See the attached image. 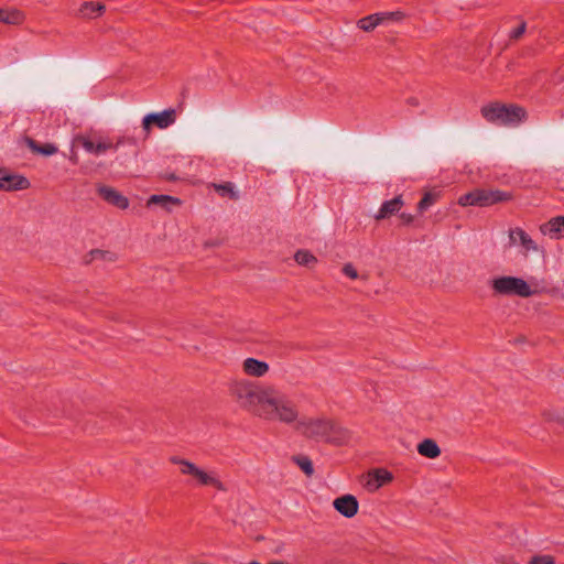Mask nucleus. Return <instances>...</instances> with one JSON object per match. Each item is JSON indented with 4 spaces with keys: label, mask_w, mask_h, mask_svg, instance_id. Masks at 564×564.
<instances>
[{
    "label": "nucleus",
    "mask_w": 564,
    "mask_h": 564,
    "mask_svg": "<svg viewBox=\"0 0 564 564\" xmlns=\"http://www.w3.org/2000/svg\"><path fill=\"white\" fill-rule=\"evenodd\" d=\"M301 417L297 404L274 386H271L262 410L259 413V419L291 425L296 429Z\"/></svg>",
    "instance_id": "f257e3e1"
},
{
    "label": "nucleus",
    "mask_w": 564,
    "mask_h": 564,
    "mask_svg": "<svg viewBox=\"0 0 564 564\" xmlns=\"http://www.w3.org/2000/svg\"><path fill=\"white\" fill-rule=\"evenodd\" d=\"M271 384H262L246 378L229 382L228 391L234 402L243 411L259 417Z\"/></svg>",
    "instance_id": "f03ea898"
},
{
    "label": "nucleus",
    "mask_w": 564,
    "mask_h": 564,
    "mask_svg": "<svg viewBox=\"0 0 564 564\" xmlns=\"http://www.w3.org/2000/svg\"><path fill=\"white\" fill-rule=\"evenodd\" d=\"M295 431L307 438L334 445H343L349 438V434L346 429L327 417L302 416Z\"/></svg>",
    "instance_id": "7ed1b4c3"
},
{
    "label": "nucleus",
    "mask_w": 564,
    "mask_h": 564,
    "mask_svg": "<svg viewBox=\"0 0 564 564\" xmlns=\"http://www.w3.org/2000/svg\"><path fill=\"white\" fill-rule=\"evenodd\" d=\"M170 463L178 466L182 476L188 477V484L195 487H212L218 491H226L227 487L220 479L217 470L207 469L180 456H171Z\"/></svg>",
    "instance_id": "20e7f679"
},
{
    "label": "nucleus",
    "mask_w": 564,
    "mask_h": 564,
    "mask_svg": "<svg viewBox=\"0 0 564 564\" xmlns=\"http://www.w3.org/2000/svg\"><path fill=\"white\" fill-rule=\"evenodd\" d=\"M481 116L496 126L513 127L525 119V110L516 105L494 102L481 107Z\"/></svg>",
    "instance_id": "39448f33"
},
{
    "label": "nucleus",
    "mask_w": 564,
    "mask_h": 564,
    "mask_svg": "<svg viewBox=\"0 0 564 564\" xmlns=\"http://www.w3.org/2000/svg\"><path fill=\"white\" fill-rule=\"evenodd\" d=\"M512 198V195L509 192H502L499 189H485L477 188L469 193L462 195L458 198V204L460 206H491L494 204H498L501 202H508Z\"/></svg>",
    "instance_id": "423d86ee"
},
{
    "label": "nucleus",
    "mask_w": 564,
    "mask_h": 564,
    "mask_svg": "<svg viewBox=\"0 0 564 564\" xmlns=\"http://www.w3.org/2000/svg\"><path fill=\"white\" fill-rule=\"evenodd\" d=\"M491 289L495 294L506 296L517 295L520 297H530L534 294V291L527 281L521 278L510 275L495 278L491 281Z\"/></svg>",
    "instance_id": "0eeeda50"
},
{
    "label": "nucleus",
    "mask_w": 564,
    "mask_h": 564,
    "mask_svg": "<svg viewBox=\"0 0 564 564\" xmlns=\"http://www.w3.org/2000/svg\"><path fill=\"white\" fill-rule=\"evenodd\" d=\"M75 142L79 143L86 152L94 155L104 154L109 150H118L119 147L127 143L135 144V140L130 137H120L116 143H112L109 139L101 137H90L86 134L77 135L75 138Z\"/></svg>",
    "instance_id": "6e6552de"
},
{
    "label": "nucleus",
    "mask_w": 564,
    "mask_h": 564,
    "mask_svg": "<svg viewBox=\"0 0 564 564\" xmlns=\"http://www.w3.org/2000/svg\"><path fill=\"white\" fill-rule=\"evenodd\" d=\"M175 120L176 111L174 109H166L162 112L147 115L142 120V128L145 132V138L149 137L153 124L159 129H166L172 126Z\"/></svg>",
    "instance_id": "1a4fd4ad"
},
{
    "label": "nucleus",
    "mask_w": 564,
    "mask_h": 564,
    "mask_svg": "<svg viewBox=\"0 0 564 564\" xmlns=\"http://www.w3.org/2000/svg\"><path fill=\"white\" fill-rule=\"evenodd\" d=\"M510 243L521 248V253L528 256L530 252H538L539 246L522 228H513L509 230Z\"/></svg>",
    "instance_id": "9d476101"
},
{
    "label": "nucleus",
    "mask_w": 564,
    "mask_h": 564,
    "mask_svg": "<svg viewBox=\"0 0 564 564\" xmlns=\"http://www.w3.org/2000/svg\"><path fill=\"white\" fill-rule=\"evenodd\" d=\"M393 480V475L386 468H376L368 473L365 487L375 492Z\"/></svg>",
    "instance_id": "9b49d317"
},
{
    "label": "nucleus",
    "mask_w": 564,
    "mask_h": 564,
    "mask_svg": "<svg viewBox=\"0 0 564 564\" xmlns=\"http://www.w3.org/2000/svg\"><path fill=\"white\" fill-rule=\"evenodd\" d=\"M333 507L341 516L352 518L358 512L359 503L355 496L344 495L333 501Z\"/></svg>",
    "instance_id": "f8f14e48"
},
{
    "label": "nucleus",
    "mask_w": 564,
    "mask_h": 564,
    "mask_svg": "<svg viewBox=\"0 0 564 564\" xmlns=\"http://www.w3.org/2000/svg\"><path fill=\"white\" fill-rule=\"evenodd\" d=\"M97 193L104 200L120 209H126L129 206L128 198L113 187L100 185L97 188Z\"/></svg>",
    "instance_id": "ddd939ff"
},
{
    "label": "nucleus",
    "mask_w": 564,
    "mask_h": 564,
    "mask_svg": "<svg viewBox=\"0 0 564 564\" xmlns=\"http://www.w3.org/2000/svg\"><path fill=\"white\" fill-rule=\"evenodd\" d=\"M30 182L26 177L15 174H9L0 170V189L3 191H18L26 189Z\"/></svg>",
    "instance_id": "4468645a"
},
{
    "label": "nucleus",
    "mask_w": 564,
    "mask_h": 564,
    "mask_svg": "<svg viewBox=\"0 0 564 564\" xmlns=\"http://www.w3.org/2000/svg\"><path fill=\"white\" fill-rule=\"evenodd\" d=\"M243 373L248 377L262 378L269 372V364L252 357L246 358L241 364Z\"/></svg>",
    "instance_id": "2eb2a0df"
},
{
    "label": "nucleus",
    "mask_w": 564,
    "mask_h": 564,
    "mask_svg": "<svg viewBox=\"0 0 564 564\" xmlns=\"http://www.w3.org/2000/svg\"><path fill=\"white\" fill-rule=\"evenodd\" d=\"M403 205L404 200L402 195L395 196L392 199L383 202L373 217L377 221L387 219L393 215L399 214Z\"/></svg>",
    "instance_id": "dca6fc26"
},
{
    "label": "nucleus",
    "mask_w": 564,
    "mask_h": 564,
    "mask_svg": "<svg viewBox=\"0 0 564 564\" xmlns=\"http://www.w3.org/2000/svg\"><path fill=\"white\" fill-rule=\"evenodd\" d=\"M106 7L100 2L85 1L80 4L76 12V17L83 19H95L102 15Z\"/></svg>",
    "instance_id": "f3484780"
},
{
    "label": "nucleus",
    "mask_w": 564,
    "mask_h": 564,
    "mask_svg": "<svg viewBox=\"0 0 564 564\" xmlns=\"http://www.w3.org/2000/svg\"><path fill=\"white\" fill-rule=\"evenodd\" d=\"M558 223H561V216L554 217L546 224L542 225L541 231L544 235H550V237L553 239H562L564 238V227Z\"/></svg>",
    "instance_id": "a211bd4d"
},
{
    "label": "nucleus",
    "mask_w": 564,
    "mask_h": 564,
    "mask_svg": "<svg viewBox=\"0 0 564 564\" xmlns=\"http://www.w3.org/2000/svg\"><path fill=\"white\" fill-rule=\"evenodd\" d=\"M151 205H159L163 209L171 212L173 206L181 205V199H178L177 197L170 196V195H152L148 199V206H151Z\"/></svg>",
    "instance_id": "6ab92c4d"
},
{
    "label": "nucleus",
    "mask_w": 564,
    "mask_h": 564,
    "mask_svg": "<svg viewBox=\"0 0 564 564\" xmlns=\"http://www.w3.org/2000/svg\"><path fill=\"white\" fill-rule=\"evenodd\" d=\"M417 453L424 457L433 459L441 455V449L435 441L426 438L419 443Z\"/></svg>",
    "instance_id": "aec40b11"
},
{
    "label": "nucleus",
    "mask_w": 564,
    "mask_h": 564,
    "mask_svg": "<svg viewBox=\"0 0 564 564\" xmlns=\"http://www.w3.org/2000/svg\"><path fill=\"white\" fill-rule=\"evenodd\" d=\"M24 13L18 9H0V22L18 25L24 21Z\"/></svg>",
    "instance_id": "412c9836"
},
{
    "label": "nucleus",
    "mask_w": 564,
    "mask_h": 564,
    "mask_svg": "<svg viewBox=\"0 0 564 564\" xmlns=\"http://www.w3.org/2000/svg\"><path fill=\"white\" fill-rule=\"evenodd\" d=\"M26 145L31 149L32 152L42 154L45 156L53 155L57 153V148L52 143H45L43 145L37 144L33 139L25 138Z\"/></svg>",
    "instance_id": "4be33fe9"
},
{
    "label": "nucleus",
    "mask_w": 564,
    "mask_h": 564,
    "mask_svg": "<svg viewBox=\"0 0 564 564\" xmlns=\"http://www.w3.org/2000/svg\"><path fill=\"white\" fill-rule=\"evenodd\" d=\"M221 197H228L230 199H238L239 193L231 182H225L221 184L213 183L210 185Z\"/></svg>",
    "instance_id": "5701e85b"
},
{
    "label": "nucleus",
    "mask_w": 564,
    "mask_h": 564,
    "mask_svg": "<svg viewBox=\"0 0 564 564\" xmlns=\"http://www.w3.org/2000/svg\"><path fill=\"white\" fill-rule=\"evenodd\" d=\"M383 23V17H381V13H375L370 14L368 17H365L358 21V26L366 31H372L376 26Z\"/></svg>",
    "instance_id": "b1692460"
},
{
    "label": "nucleus",
    "mask_w": 564,
    "mask_h": 564,
    "mask_svg": "<svg viewBox=\"0 0 564 564\" xmlns=\"http://www.w3.org/2000/svg\"><path fill=\"white\" fill-rule=\"evenodd\" d=\"M297 264L312 268L317 263V258L308 250H299L294 256Z\"/></svg>",
    "instance_id": "393cba45"
},
{
    "label": "nucleus",
    "mask_w": 564,
    "mask_h": 564,
    "mask_svg": "<svg viewBox=\"0 0 564 564\" xmlns=\"http://www.w3.org/2000/svg\"><path fill=\"white\" fill-rule=\"evenodd\" d=\"M438 193L435 192H426L422 199L417 204V209L420 213H424L432 205H434L438 200Z\"/></svg>",
    "instance_id": "a878e982"
},
{
    "label": "nucleus",
    "mask_w": 564,
    "mask_h": 564,
    "mask_svg": "<svg viewBox=\"0 0 564 564\" xmlns=\"http://www.w3.org/2000/svg\"><path fill=\"white\" fill-rule=\"evenodd\" d=\"M542 416L546 422L564 425V411L562 410H545Z\"/></svg>",
    "instance_id": "bb28decb"
},
{
    "label": "nucleus",
    "mask_w": 564,
    "mask_h": 564,
    "mask_svg": "<svg viewBox=\"0 0 564 564\" xmlns=\"http://www.w3.org/2000/svg\"><path fill=\"white\" fill-rule=\"evenodd\" d=\"M341 271H343V273H344L347 278H349V279H351V280H357V279H359V278H360V275H359V273H358L357 269H356V268H355V265H354V264H351V263H345V264H344V267H343V269H341ZM361 279L367 280V276H366V275H361Z\"/></svg>",
    "instance_id": "cd10ccee"
},
{
    "label": "nucleus",
    "mask_w": 564,
    "mask_h": 564,
    "mask_svg": "<svg viewBox=\"0 0 564 564\" xmlns=\"http://www.w3.org/2000/svg\"><path fill=\"white\" fill-rule=\"evenodd\" d=\"M297 466L305 473V475L311 476L314 473L313 464L307 457H299L296 458Z\"/></svg>",
    "instance_id": "c85d7f7f"
},
{
    "label": "nucleus",
    "mask_w": 564,
    "mask_h": 564,
    "mask_svg": "<svg viewBox=\"0 0 564 564\" xmlns=\"http://www.w3.org/2000/svg\"><path fill=\"white\" fill-rule=\"evenodd\" d=\"M529 564H555V561L551 555H534Z\"/></svg>",
    "instance_id": "c756f323"
},
{
    "label": "nucleus",
    "mask_w": 564,
    "mask_h": 564,
    "mask_svg": "<svg viewBox=\"0 0 564 564\" xmlns=\"http://www.w3.org/2000/svg\"><path fill=\"white\" fill-rule=\"evenodd\" d=\"M381 17H383V22H386L388 20L400 21L404 18V14L401 11L381 12Z\"/></svg>",
    "instance_id": "7c9ffc66"
},
{
    "label": "nucleus",
    "mask_w": 564,
    "mask_h": 564,
    "mask_svg": "<svg viewBox=\"0 0 564 564\" xmlns=\"http://www.w3.org/2000/svg\"><path fill=\"white\" fill-rule=\"evenodd\" d=\"M524 32H525V23L522 22L519 26H517L510 33V37L513 39V40H518L519 37H521L523 35Z\"/></svg>",
    "instance_id": "2f4dec72"
},
{
    "label": "nucleus",
    "mask_w": 564,
    "mask_h": 564,
    "mask_svg": "<svg viewBox=\"0 0 564 564\" xmlns=\"http://www.w3.org/2000/svg\"><path fill=\"white\" fill-rule=\"evenodd\" d=\"M399 218L403 225H411L414 221V216L409 213H401Z\"/></svg>",
    "instance_id": "473e14b6"
},
{
    "label": "nucleus",
    "mask_w": 564,
    "mask_h": 564,
    "mask_svg": "<svg viewBox=\"0 0 564 564\" xmlns=\"http://www.w3.org/2000/svg\"><path fill=\"white\" fill-rule=\"evenodd\" d=\"M408 104L411 105V106H417L419 105V100L416 98H410L408 100Z\"/></svg>",
    "instance_id": "72a5a7b5"
},
{
    "label": "nucleus",
    "mask_w": 564,
    "mask_h": 564,
    "mask_svg": "<svg viewBox=\"0 0 564 564\" xmlns=\"http://www.w3.org/2000/svg\"><path fill=\"white\" fill-rule=\"evenodd\" d=\"M268 564H288L286 562H283V561H272Z\"/></svg>",
    "instance_id": "f704fd0d"
},
{
    "label": "nucleus",
    "mask_w": 564,
    "mask_h": 564,
    "mask_svg": "<svg viewBox=\"0 0 564 564\" xmlns=\"http://www.w3.org/2000/svg\"><path fill=\"white\" fill-rule=\"evenodd\" d=\"M560 225H563L564 227V216H561V223H558Z\"/></svg>",
    "instance_id": "c9c22d12"
},
{
    "label": "nucleus",
    "mask_w": 564,
    "mask_h": 564,
    "mask_svg": "<svg viewBox=\"0 0 564 564\" xmlns=\"http://www.w3.org/2000/svg\"><path fill=\"white\" fill-rule=\"evenodd\" d=\"M248 564H261L260 562H257V561H251L249 562Z\"/></svg>",
    "instance_id": "e433bc0d"
}]
</instances>
